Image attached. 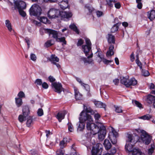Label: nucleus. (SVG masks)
Instances as JSON below:
<instances>
[{
    "label": "nucleus",
    "mask_w": 155,
    "mask_h": 155,
    "mask_svg": "<svg viewBox=\"0 0 155 155\" xmlns=\"http://www.w3.org/2000/svg\"><path fill=\"white\" fill-rule=\"evenodd\" d=\"M95 106L98 108H103L105 110L106 105L99 101H94V102Z\"/></svg>",
    "instance_id": "nucleus-18"
},
{
    "label": "nucleus",
    "mask_w": 155,
    "mask_h": 155,
    "mask_svg": "<svg viewBox=\"0 0 155 155\" xmlns=\"http://www.w3.org/2000/svg\"><path fill=\"white\" fill-rule=\"evenodd\" d=\"M114 48V45H111L109 48V50L107 51L106 53V56L107 57L111 56L114 54L113 49Z\"/></svg>",
    "instance_id": "nucleus-22"
},
{
    "label": "nucleus",
    "mask_w": 155,
    "mask_h": 155,
    "mask_svg": "<svg viewBox=\"0 0 155 155\" xmlns=\"http://www.w3.org/2000/svg\"><path fill=\"white\" fill-rule=\"evenodd\" d=\"M104 145L107 150L109 149L111 146V145L109 140L107 139H105L103 143Z\"/></svg>",
    "instance_id": "nucleus-27"
},
{
    "label": "nucleus",
    "mask_w": 155,
    "mask_h": 155,
    "mask_svg": "<svg viewBox=\"0 0 155 155\" xmlns=\"http://www.w3.org/2000/svg\"><path fill=\"white\" fill-rule=\"evenodd\" d=\"M119 80L118 79H115L113 80V82L115 85H118L119 83Z\"/></svg>",
    "instance_id": "nucleus-63"
},
{
    "label": "nucleus",
    "mask_w": 155,
    "mask_h": 155,
    "mask_svg": "<svg viewBox=\"0 0 155 155\" xmlns=\"http://www.w3.org/2000/svg\"><path fill=\"white\" fill-rule=\"evenodd\" d=\"M18 10L20 14L22 16L25 17L26 15V14L25 12L23 11V9H18Z\"/></svg>",
    "instance_id": "nucleus-49"
},
{
    "label": "nucleus",
    "mask_w": 155,
    "mask_h": 155,
    "mask_svg": "<svg viewBox=\"0 0 155 155\" xmlns=\"http://www.w3.org/2000/svg\"><path fill=\"white\" fill-rule=\"evenodd\" d=\"M118 27L117 24L114 25L111 28V31L112 33H114L118 29Z\"/></svg>",
    "instance_id": "nucleus-42"
},
{
    "label": "nucleus",
    "mask_w": 155,
    "mask_h": 155,
    "mask_svg": "<svg viewBox=\"0 0 155 155\" xmlns=\"http://www.w3.org/2000/svg\"><path fill=\"white\" fill-rule=\"evenodd\" d=\"M114 107L115 108V111L118 113H120L122 112V110L121 108L118 106H114Z\"/></svg>",
    "instance_id": "nucleus-47"
},
{
    "label": "nucleus",
    "mask_w": 155,
    "mask_h": 155,
    "mask_svg": "<svg viewBox=\"0 0 155 155\" xmlns=\"http://www.w3.org/2000/svg\"><path fill=\"white\" fill-rule=\"evenodd\" d=\"M41 22L45 23H50V21L48 20L47 17H42L40 18Z\"/></svg>",
    "instance_id": "nucleus-35"
},
{
    "label": "nucleus",
    "mask_w": 155,
    "mask_h": 155,
    "mask_svg": "<svg viewBox=\"0 0 155 155\" xmlns=\"http://www.w3.org/2000/svg\"><path fill=\"white\" fill-rule=\"evenodd\" d=\"M49 81L51 82L54 81L55 80V79L52 76H50L48 77Z\"/></svg>",
    "instance_id": "nucleus-62"
},
{
    "label": "nucleus",
    "mask_w": 155,
    "mask_h": 155,
    "mask_svg": "<svg viewBox=\"0 0 155 155\" xmlns=\"http://www.w3.org/2000/svg\"><path fill=\"white\" fill-rule=\"evenodd\" d=\"M37 113L38 116H41L44 114L43 110L41 108H39L37 111Z\"/></svg>",
    "instance_id": "nucleus-45"
},
{
    "label": "nucleus",
    "mask_w": 155,
    "mask_h": 155,
    "mask_svg": "<svg viewBox=\"0 0 155 155\" xmlns=\"http://www.w3.org/2000/svg\"><path fill=\"white\" fill-rule=\"evenodd\" d=\"M68 130L71 132H73L74 130V128L73 125L71 123H68Z\"/></svg>",
    "instance_id": "nucleus-48"
},
{
    "label": "nucleus",
    "mask_w": 155,
    "mask_h": 155,
    "mask_svg": "<svg viewBox=\"0 0 155 155\" xmlns=\"http://www.w3.org/2000/svg\"><path fill=\"white\" fill-rule=\"evenodd\" d=\"M30 58L31 59L34 61H35L36 60L37 57L35 54H31Z\"/></svg>",
    "instance_id": "nucleus-53"
},
{
    "label": "nucleus",
    "mask_w": 155,
    "mask_h": 155,
    "mask_svg": "<svg viewBox=\"0 0 155 155\" xmlns=\"http://www.w3.org/2000/svg\"><path fill=\"white\" fill-rule=\"evenodd\" d=\"M60 15L63 18H69L71 17L72 14L71 12H68L65 11L62 12L61 13Z\"/></svg>",
    "instance_id": "nucleus-21"
},
{
    "label": "nucleus",
    "mask_w": 155,
    "mask_h": 155,
    "mask_svg": "<svg viewBox=\"0 0 155 155\" xmlns=\"http://www.w3.org/2000/svg\"><path fill=\"white\" fill-rule=\"evenodd\" d=\"M134 102L136 105L140 108H143L142 104L139 103V102L136 101H135Z\"/></svg>",
    "instance_id": "nucleus-52"
},
{
    "label": "nucleus",
    "mask_w": 155,
    "mask_h": 155,
    "mask_svg": "<svg viewBox=\"0 0 155 155\" xmlns=\"http://www.w3.org/2000/svg\"><path fill=\"white\" fill-rule=\"evenodd\" d=\"M152 117V116L149 114H147L141 117H139V118L143 120H150Z\"/></svg>",
    "instance_id": "nucleus-31"
},
{
    "label": "nucleus",
    "mask_w": 155,
    "mask_h": 155,
    "mask_svg": "<svg viewBox=\"0 0 155 155\" xmlns=\"http://www.w3.org/2000/svg\"><path fill=\"white\" fill-rule=\"evenodd\" d=\"M134 151L132 153V155H145L143 153H142L140 150L138 148L135 149Z\"/></svg>",
    "instance_id": "nucleus-32"
},
{
    "label": "nucleus",
    "mask_w": 155,
    "mask_h": 155,
    "mask_svg": "<svg viewBox=\"0 0 155 155\" xmlns=\"http://www.w3.org/2000/svg\"><path fill=\"white\" fill-rule=\"evenodd\" d=\"M137 140H135V137L132 134H128L127 137V139L126 140V143L135 144L137 142Z\"/></svg>",
    "instance_id": "nucleus-14"
},
{
    "label": "nucleus",
    "mask_w": 155,
    "mask_h": 155,
    "mask_svg": "<svg viewBox=\"0 0 155 155\" xmlns=\"http://www.w3.org/2000/svg\"><path fill=\"white\" fill-rule=\"evenodd\" d=\"M86 43L87 45H89L91 46V43L90 40L88 38H86L85 39Z\"/></svg>",
    "instance_id": "nucleus-59"
},
{
    "label": "nucleus",
    "mask_w": 155,
    "mask_h": 155,
    "mask_svg": "<svg viewBox=\"0 0 155 155\" xmlns=\"http://www.w3.org/2000/svg\"><path fill=\"white\" fill-rule=\"evenodd\" d=\"M114 6L117 9H119L121 7V5L120 3L119 2H115L114 4Z\"/></svg>",
    "instance_id": "nucleus-57"
},
{
    "label": "nucleus",
    "mask_w": 155,
    "mask_h": 155,
    "mask_svg": "<svg viewBox=\"0 0 155 155\" xmlns=\"http://www.w3.org/2000/svg\"><path fill=\"white\" fill-rule=\"evenodd\" d=\"M94 112V118L95 119V120L96 121H97L98 120H99V119L101 117V115H100V114L98 113H97L96 114H95V112L92 109H91Z\"/></svg>",
    "instance_id": "nucleus-44"
},
{
    "label": "nucleus",
    "mask_w": 155,
    "mask_h": 155,
    "mask_svg": "<svg viewBox=\"0 0 155 155\" xmlns=\"http://www.w3.org/2000/svg\"><path fill=\"white\" fill-rule=\"evenodd\" d=\"M147 15L148 18L151 21L154 20L155 18V11L151 10L147 12Z\"/></svg>",
    "instance_id": "nucleus-15"
},
{
    "label": "nucleus",
    "mask_w": 155,
    "mask_h": 155,
    "mask_svg": "<svg viewBox=\"0 0 155 155\" xmlns=\"http://www.w3.org/2000/svg\"><path fill=\"white\" fill-rule=\"evenodd\" d=\"M77 80L78 82L80 83L82 85H83V86H84V88L86 89L87 90H88L89 89V86L88 84L83 83L80 78H77Z\"/></svg>",
    "instance_id": "nucleus-36"
},
{
    "label": "nucleus",
    "mask_w": 155,
    "mask_h": 155,
    "mask_svg": "<svg viewBox=\"0 0 155 155\" xmlns=\"http://www.w3.org/2000/svg\"><path fill=\"white\" fill-rule=\"evenodd\" d=\"M66 139L64 138L63 140L61 141L60 143V146L61 148L63 149L65 147L66 145Z\"/></svg>",
    "instance_id": "nucleus-38"
},
{
    "label": "nucleus",
    "mask_w": 155,
    "mask_h": 155,
    "mask_svg": "<svg viewBox=\"0 0 155 155\" xmlns=\"http://www.w3.org/2000/svg\"><path fill=\"white\" fill-rule=\"evenodd\" d=\"M15 8L18 9H24L26 8V4L23 1L18 0L15 2Z\"/></svg>",
    "instance_id": "nucleus-9"
},
{
    "label": "nucleus",
    "mask_w": 155,
    "mask_h": 155,
    "mask_svg": "<svg viewBox=\"0 0 155 155\" xmlns=\"http://www.w3.org/2000/svg\"><path fill=\"white\" fill-rule=\"evenodd\" d=\"M82 48L83 51L85 54L86 56H87L88 59L92 57L93 54L92 53L90 55L87 56V55L88 54V53L90 52V51H91V46L89 45H83L82 46Z\"/></svg>",
    "instance_id": "nucleus-8"
},
{
    "label": "nucleus",
    "mask_w": 155,
    "mask_h": 155,
    "mask_svg": "<svg viewBox=\"0 0 155 155\" xmlns=\"http://www.w3.org/2000/svg\"><path fill=\"white\" fill-rule=\"evenodd\" d=\"M5 24L8 30L10 32L12 31V27L10 21L8 20H6L5 21Z\"/></svg>",
    "instance_id": "nucleus-26"
},
{
    "label": "nucleus",
    "mask_w": 155,
    "mask_h": 155,
    "mask_svg": "<svg viewBox=\"0 0 155 155\" xmlns=\"http://www.w3.org/2000/svg\"><path fill=\"white\" fill-rule=\"evenodd\" d=\"M52 85L55 89V91L58 93H60L63 88L62 87L61 84L60 83L55 82L53 83Z\"/></svg>",
    "instance_id": "nucleus-10"
},
{
    "label": "nucleus",
    "mask_w": 155,
    "mask_h": 155,
    "mask_svg": "<svg viewBox=\"0 0 155 155\" xmlns=\"http://www.w3.org/2000/svg\"><path fill=\"white\" fill-rule=\"evenodd\" d=\"M30 110L28 107L27 106H24L22 109V114L30 117Z\"/></svg>",
    "instance_id": "nucleus-20"
},
{
    "label": "nucleus",
    "mask_w": 155,
    "mask_h": 155,
    "mask_svg": "<svg viewBox=\"0 0 155 155\" xmlns=\"http://www.w3.org/2000/svg\"><path fill=\"white\" fill-rule=\"evenodd\" d=\"M75 92V97L76 100H80L82 98L81 94L78 91L76 88L74 89Z\"/></svg>",
    "instance_id": "nucleus-28"
},
{
    "label": "nucleus",
    "mask_w": 155,
    "mask_h": 155,
    "mask_svg": "<svg viewBox=\"0 0 155 155\" xmlns=\"http://www.w3.org/2000/svg\"><path fill=\"white\" fill-rule=\"evenodd\" d=\"M136 130L138 132H140L141 134L140 138L143 142L146 144H149L151 141V136L143 130L139 129L138 130L136 129Z\"/></svg>",
    "instance_id": "nucleus-3"
},
{
    "label": "nucleus",
    "mask_w": 155,
    "mask_h": 155,
    "mask_svg": "<svg viewBox=\"0 0 155 155\" xmlns=\"http://www.w3.org/2000/svg\"><path fill=\"white\" fill-rule=\"evenodd\" d=\"M42 87L45 89H47L48 87V84L45 82H44L43 83H42Z\"/></svg>",
    "instance_id": "nucleus-55"
},
{
    "label": "nucleus",
    "mask_w": 155,
    "mask_h": 155,
    "mask_svg": "<svg viewBox=\"0 0 155 155\" xmlns=\"http://www.w3.org/2000/svg\"><path fill=\"white\" fill-rule=\"evenodd\" d=\"M28 116H26L24 114H20L18 117V120L21 123H22L23 121L26 120V119L28 118Z\"/></svg>",
    "instance_id": "nucleus-25"
},
{
    "label": "nucleus",
    "mask_w": 155,
    "mask_h": 155,
    "mask_svg": "<svg viewBox=\"0 0 155 155\" xmlns=\"http://www.w3.org/2000/svg\"><path fill=\"white\" fill-rule=\"evenodd\" d=\"M137 83V81L134 78H131L130 80H128V84H127V87H129L131 85H134Z\"/></svg>",
    "instance_id": "nucleus-23"
},
{
    "label": "nucleus",
    "mask_w": 155,
    "mask_h": 155,
    "mask_svg": "<svg viewBox=\"0 0 155 155\" xmlns=\"http://www.w3.org/2000/svg\"><path fill=\"white\" fill-rule=\"evenodd\" d=\"M96 14L98 17H100L103 15V13L101 11H97L96 12Z\"/></svg>",
    "instance_id": "nucleus-61"
},
{
    "label": "nucleus",
    "mask_w": 155,
    "mask_h": 155,
    "mask_svg": "<svg viewBox=\"0 0 155 155\" xmlns=\"http://www.w3.org/2000/svg\"><path fill=\"white\" fill-rule=\"evenodd\" d=\"M155 146L153 144L151 145V148L148 150V153L149 155H151L153 152Z\"/></svg>",
    "instance_id": "nucleus-39"
},
{
    "label": "nucleus",
    "mask_w": 155,
    "mask_h": 155,
    "mask_svg": "<svg viewBox=\"0 0 155 155\" xmlns=\"http://www.w3.org/2000/svg\"><path fill=\"white\" fill-rule=\"evenodd\" d=\"M16 104L18 107H20L22 104V99L18 97H16L15 98Z\"/></svg>",
    "instance_id": "nucleus-29"
},
{
    "label": "nucleus",
    "mask_w": 155,
    "mask_h": 155,
    "mask_svg": "<svg viewBox=\"0 0 155 155\" xmlns=\"http://www.w3.org/2000/svg\"><path fill=\"white\" fill-rule=\"evenodd\" d=\"M142 72L143 75L144 76H147L149 75V73L147 70H142Z\"/></svg>",
    "instance_id": "nucleus-50"
},
{
    "label": "nucleus",
    "mask_w": 155,
    "mask_h": 155,
    "mask_svg": "<svg viewBox=\"0 0 155 155\" xmlns=\"http://www.w3.org/2000/svg\"><path fill=\"white\" fill-rule=\"evenodd\" d=\"M81 59L84 62V63H87L89 64H90L92 62V59H87L84 58H82Z\"/></svg>",
    "instance_id": "nucleus-46"
},
{
    "label": "nucleus",
    "mask_w": 155,
    "mask_h": 155,
    "mask_svg": "<svg viewBox=\"0 0 155 155\" xmlns=\"http://www.w3.org/2000/svg\"><path fill=\"white\" fill-rule=\"evenodd\" d=\"M105 5L109 8H112L115 3L117 2V0H106Z\"/></svg>",
    "instance_id": "nucleus-19"
},
{
    "label": "nucleus",
    "mask_w": 155,
    "mask_h": 155,
    "mask_svg": "<svg viewBox=\"0 0 155 155\" xmlns=\"http://www.w3.org/2000/svg\"><path fill=\"white\" fill-rule=\"evenodd\" d=\"M84 41L83 40L81 39H79L78 41V42L77 44V45L78 46H80L82 45Z\"/></svg>",
    "instance_id": "nucleus-58"
},
{
    "label": "nucleus",
    "mask_w": 155,
    "mask_h": 155,
    "mask_svg": "<svg viewBox=\"0 0 155 155\" xmlns=\"http://www.w3.org/2000/svg\"><path fill=\"white\" fill-rule=\"evenodd\" d=\"M155 101V97L151 94L148 95L147 96V102L149 104H151L153 102Z\"/></svg>",
    "instance_id": "nucleus-24"
},
{
    "label": "nucleus",
    "mask_w": 155,
    "mask_h": 155,
    "mask_svg": "<svg viewBox=\"0 0 155 155\" xmlns=\"http://www.w3.org/2000/svg\"><path fill=\"white\" fill-rule=\"evenodd\" d=\"M101 60L105 64H108L109 63H110L113 61H112L107 60L106 59L104 58H103Z\"/></svg>",
    "instance_id": "nucleus-51"
},
{
    "label": "nucleus",
    "mask_w": 155,
    "mask_h": 155,
    "mask_svg": "<svg viewBox=\"0 0 155 155\" xmlns=\"http://www.w3.org/2000/svg\"><path fill=\"white\" fill-rule=\"evenodd\" d=\"M66 114V112L65 111L60 112L58 113L57 115V118L59 122H61L62 120L64 119Z\"/></svg>",
    "instance_id": "nucleus-16"
},
{
    "label": "nucleus",
    "mask_w": 155,
    "mask_h": 155,
    "mask_svg": "<svg viewBox=\"0 0 155 155\" xmlns=\"http://www.w3.org/2000/svg\"><path fill=\"white\" fill-rule=\"evenodd\" d=\"M137 64V65L140 67V69H142V64L141 62L139 60L136 59L135 60Z\"/></svg>",
    "instance_id": "nucleus-56"
},
{
    "label": "nucleus",
    "mask_w": 155,
    "mask_h": 155,
    "mask_svg": "<svg viewBox=\"0 0 155 155\" xmlns=\"http://www.w3.org/2000/svg\"><path fill=\"white\" fill-rule=\"evenodd\" d=\"M116 152V149L115 147H113L110 150V153H106L105 155H114V154Z\"/></svg>",
    "instance_id": "nucleus-41"
},
{
    "label": "nucleus",
    "mask_w": 155,
    "mask_h": 155,
    "mask_svg": "<svg viewBox=\"0 0 155 155\" xmlns=\"http://www.w3.org/2000/svg\"><path fill=\"white\" fill-rule=\"evenodd\" d=\"M88 113L93 114L94 112L90 107L86 108V111L84 110L82 111L80 114V117L79 118L80 123L78 126V130L81 131L84 129L85 124L84 123V122L87 121V122L93 123V118Z\"/></svg>",
    "instance_id": "nucleus-2"
},
{
    "label": "nucleus",
    "mask_w": 155,
    "mask_h": 155,
    "mask_svg": "<svg viewBox=\"0 0 155 155\" xmlns=\"http://www.w3.org/2000/svg\"><path fill=\"white\" fill-rule=\"evenodd\" d=\"M107 38V41L109 43L114 44L115 43V39L114 36L111 34H108Z\"/></svg>",
    "instance_id": "nucleus-17"
},
{
    "label": "nucleus",
    "mask_w": 155,
    "mask_h": 155,
    "mask_svg": "<svg viewBox=\"0 0 155 155\" xmlns=\"http://www.w3.org/2000/svg\"><path fill=\"white\" fill-rule=\"evenodd\" d=\"M56 154L57 155H63L64 153H63L62 150L61 149L58 150L56 151Z\"/></svg>",
    "instance_id": "nucleus-60"
},
{
    "label": "nucleus",
    "mask_w": 155,
    "mask_h": 155,
    "mask_svg": "<svg viewBox=\"0 0 155 155\" xmlns=\"http://www.w3.org/2000/svg\"><path fill=\"white\" fill-rule=\"evenodd\" d=\"M29 13L31 15L39 16L41 13V8L38 5L34 4L29 9Z\"/></svg>",
    "instance_id": "nucleus-4"
},
{
    "label": "nucleus",
    "mask_w": 155,
    "mask_h": 155,
    "mask_svg": "<svg viewBox=\"0 0 155 155\" xmlns=\"http://www.w3.org/2000/svg\"><path fill=\"white\" fill-rule=\"evenodd\" d=\"M56 41L57 42H62L64 44L66 45V41L65 40V38L64 37H62L61 38H58Z\"/></svg>",
    "instance_id": "nucleus-40"
},
{
    "label": "nucleus",
    "mask_w": 155,
    "mask_h": 155,
    "mask_svg": "<svg viewBox=\"0 0 155 155\" xmlns=\"http://www.w3.org/2000/svg\"><path fill=\"white\" fill-rule=\"evenodd\" d=\"M60 14L58 10L54 8H51L48 11V15L49 18L52 19L58 17Z\"/></svg>",
    "instance_id": "nucleus-6"
},
{
    "label": "nucleus",
    "mask_w": 155,
    "mask_h": 155,
    "mask_svg": "<svg viewBox=\"0 0 155 155\" xmlns=\"http://www.w3.org/2000/svg\"><path fill=\"white\" fill-rule=\"evenodd\" d=\"M128 79L126 78L123 77L120 78V82L121 83L124 84L127 87V84H128Z\"/></svg>",
    "instance_id": "nucleus-30"
},
{
    "label": "nucleus",
    "mask_w": 155,
    "mask_h": 155,
    "mask_svg": "<svg viewBox=\"0 0 155 155\" xmlns=\"http://www.w3.org/2000/svg\"><path fill=\"white\" fill-rule=\"evenodd\" d=\"M96 123L97 125L87 122V130H90L91 133L93 135L98 133L99 139L102 140L104 138L106 134L105 127L101 123L98 122Z\"/></svg>",
    "instance_id": "nucleus-1"
},
{
    "label": "nucleus",
    "mask_w": 155,
    "mask_h": 155,
    "mask_svg": "<svg viewBox=\"0 0 155 155\" xmlns=\"http://www.w3.org/2000/svg\"><path fill=\"white\" fill-rule=\"evenodd\" d=\"M69 28L75 31L77 34H79V31L77 27L75 25L73 24L70 25L69 26Z\"/></svg>",
    "instance_id": "nucleus-33"
},
{
    "label": "nucleus",
    "mask_w": 155,
    "mask_h": 155,
    "mask_svg": "<svg viewBox=\"0 0 155 155\" xmlns=\"http://www.w3.org/2000/svg\"><path fill=\"white\" fill-rule=\"evenodd\" d=\"M46 33H48L49 35H52V37L56 39V41L58 38V33L57 31L49 29L45 30Z\"/></svg>",
    "instance_id": "nucleus-12"
},
{
    "label": "nucleus",
    "mask_w": 155,
    "mask_h": 155,
    "mask_svg": "<svg viewBox=\"0 0 155 155\" xmlns=\"http://www.w3.org/2000/svg\"><path fill=\"white\" fill-rule=\"evenodd\" d=\"M118 136L117 132L113 128H112L111 132H110L109 137L113 144H116L117 143V137Z\"/></svg>",
    "instance_id": "nucleus-5"
},
{
    "label": "nucleus",
    "mask_w": 155,
    "mask_h": 155,
    "mask_svg": "<svg viewBox=\"0 0 155 155\" xmlns=\"http://www.w3.org/2000/svg\"><path fill=\"white\" fill-rule=\"evenodd\" d=\"M27 119L28 120L26 122V125L27 127H29L33 124L32 120L30 117H28V118Z\"/></svg>",
    "instance_id": "nucleus-37"
},
{
    "label": "nucleus",
    "mask_w": 155,
    "mask_h": 155,
    "mask_svg": "<svg viewBox=\"0 0 155 155\" xmlns=\"http://www.w3.org/2000/svg\"><path fill=\"white\" fill-rule=\"evenodd\" d=\"M49 60L52 64L55 65L58 68H60L61 66L59 64L57 63V62H58L59 61V58L57 56H56L55 55H51L50 57L49 58Z\"/></svg>",
    "instance_id": "nucleus-7"
},
{
    "label": "nucleus",
    "mask_w": 155,
    "mask_h": 155,
    "mask_svg": "<svg viewBox=\"0 0 155 155\" xmlns=\"http://www.w3.org/2000/svg\"><path fill=\"white\" fill-rule=\"evenodd\" d=\"M137 3V7L138 8L140 9L142 8V4L141 2Z\"/></svg>",
    "instance_id": "nucleus-64"
},
{
    "label": "nucleus",
    "mask_w": 155,
    "mask_h": 155,
    "mask_svg": "<svg viewBox=\"0 0 155 155\" xmlns=\"http://www.w3.org/2000/svg\"><path fill=\"white\" fill-rule=\"evenodd\" d=\"M57 1L62 9L64 10L68 7L67 0H57Z\"/></svg>",
    "instance_id": "nucleus-11"
},
{
    "label": "nucleus",
    "mask_w": 155,
    "mask_h": 155,
    "mask_svg": "<svg viewBox=\"0 0 155 155\" xmlns=\"http://www.w3.org/2000/svg\"><path fill=\"white\" fill-rule=\"evenodd\" d=\"M18 98H22L25 97V95L24 92L22 91H20L18 94Z\"/></svg>",
    "instance_id": "nucleus-43"
},
{
    "label": "nucleus",
    "mask_w": 155,
    "mask_h": 155,
    "mask_svg": "<svg viewBox=\"0 0 155 155\" xmlns=\"http://www.w3.org/2000/svg\"><path fill=\"white\" fill-rule=\"evenodd\" d=\"M54 44V41L53 40H48L46 42L45 44V45L46 47H48L51 46Z\"/></svg>",
    "instance_id": "nucleus-34"
},
{
    "label": "nucleus",
    "mask_w": 155,
    "mask_h": 155,
    "mask_svg": "<svg viewBox=\"0 0 155 155\" xmlns=\"http://www.w3.org/2000/svg\"><path fill=\"white\" fill-rule=\"evenodd\" d=\"M35 83L37 85H41L42 83L41 80L40 79H37L35 81Z\"/></svg>",
    "instance_id": "nucleus-54"
},
{
    "label": "nucleus",
    "mask_w": 155,
    "mask_h": 155,
    "mask_svg": "<svg viewBox=\"0 0 155 155\" xmlns=\"http://www.w3.org/2000/svg\"><path fill=\"white\" fill-rule=\"evenodd\" d=\"M136 148H134L133 144L130 143H126L125 146V150L129 152H130L132 153L133 152L135 149H137Z\"/></svg>",
    "instance_id": "nucleus-13"
}]
</instances>
